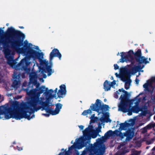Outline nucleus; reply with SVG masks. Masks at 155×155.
<instances>
[{
    "instance_id": "1",
    "label": "nucleus",
    "mask_w": 155,
    "mask_h": 155,
    "mask_svg": "<svg viewBox=\"0 0 155 155\" xmlns=\"http://www.w3.org/2000/svg\"><path fill=\"white\" fill-rule=\"evenodd\" d=\"M38 77L35 73L29 74L30 82L28 87L25 89L28 95L30 96L27 101L25 103H19L17 101L13 102L9 106H0V119H8L11 118L16 119H20L23 117L29 119L31 112H37L43 108L52 115L54 110L48 107V104L45 98L42 96L40 97V94L45 91V87L40 86L37 82Z\"/></svg>"
},
{
    "instance_id": "2",
    "label": "nucleus",
    "mask_w": 155,
    "mask_h": 155,
    "mask_svg": "<svg viewBox=\"0 0 155 155\" xmlns=\"http://www.w3.org/2000/svg\"><path fill=\"white\" fill-rule=\"evenodd\" d=\"M6 34L7 35H13L16 39H11L8 36L1 37L0 38V48H4L3 51L5 57L7 59V64L13 68L15 52L9 48L24 55H27L28 51L26 49L19 48L21 42L25 38V35L20 31L15 30L12 27L8 28L6 31Z\"/></svg>"
},
{
    "instance_id": "3",
    "label": "nucleus",
    "mask_w": 155,
    "mask_h": 155,
    "mask_svg": "<svg viewBox=\"0 0 155 155\" xmlns=\"http://www.w3.org/2000/svg\"><path fill=\"white\" fill-rule=\"evenodd\" d=\"M120 56L121 58L120 59V62L124 63L125 61L130 62L131 64L134 65L136 63L138 64V66L134 65L130 70V71L132 73H136L139 70L143 68L144 66H141V64L143 63L147 64L149 63L147 61V58L145 57L142 56L141 51L140 49H139L135 52L132 50H130L127 53V54L124 52H121Z\"/></svg>"
},
{
    "instance_id": "4",
    "label": "nucleus",
    "mask_w": 155,
    "mask_h": 155,
    "mask_svg": "<svg viewBox=\"0 0 155 155\" xmlns=\"http://www.w3.org/2000/svg\"><path fill=\"white\" fill-rule=\"evenodd\" d=\"M30 62L26 58L21 60L20 62L14 68L15 71L13 76V81L12 86L17 88L20 86V77L25 78V73H29L31 70L28 68Z\"/></svg>"
},
{
    "instance_id": "5",
    "label": "nucleus",
    "mask_w": 155,
    "mask_h": 155,
    "mask_svg": "<svg viewBox=\"0 0 155 155\" xmlns=\"http://www.w3.org/2000/svg\"><path fill=\"white\" fill-rule=\"evenodd\" d=\"M91 110L90 109L84 110L82 113V115L84 116L88 114L91 115L92 113L91 110L96 111L99 114H102L104 116V121L107 122V105L102 104L101 101L97 99L96 102L94 104H92L90 107Z\"/></svg>"
},
{
    "instance_id": "6",
    "label": "nucleus",
    "mask_w": 155,
    "mask_h": 155,
    "mask_svg": "<svg viewBox=\"0 0 155 155\" xmlns=\"http://www.w3.org/2000/svg\"><path fill=\"white\" fill-rule=\"evenodd\" d=\"M106 139L107 132L104 137L97 140L96 142L90 149V155H103L105 150L104 143Z\"/></svg>"
},
{
    "instance_id": "7",
    "label": "nucleus",
    "mask_w": 155,
    "mask_h": 155,
    "mask_svg": "<svg viewBox=\"0 0 155 155\" xmlns=\"http://www.w3.org/2000/svg\"><path fill=\"white\" fill-rule=\"evenodd\" d=\"M134 99L129 100L124 103L122 101L121 104L118 105V110L124 113L128 112L127 114L129 116L131 115L133 111L130 108L131 105L133 103V102Z\"/></svg>"
},
{
    "instance_id": "8",
    "label": "nucleus",
    "mask_w": 155,
    "mask_h": 155,
    "mask_svg": "<svg viewBox=\"0 0 155 155\" xmlns=\"http://www.w3.org/2000/svg\"><path fill=\"white\" fill-rule=\"evenodd\" d=\"M44 54L42 52H37V57H38V58L40 64L44 68L46 69L48 73V76H49L51 75L54 71H52V70L51 68V66L48 65L49 64L48 61H47L45 60H43L44 59Z\"/></svg>"
},
{
    "instance_id": "9",
    "label": "nucleus",
    "mask_w": 155,
    "mask_h": 155,
    "mask_svg": "<svg viewBox=\"0 0 155 155\" xmlns=\"http://www.w3.org/2000/svg\"><path fill=\"white\" fill-rule=\"evenodd\" d=\"M94 127L92 125H89L83 131L84 135L88 139H90L91 137L96 138L98 134L94 132Z\"/></svg>"
},
{
    "instance_id": "10",
    "label": "nucleus",
    "mask_w": 155,
    "mask_h": 155,
    "mask_svg": "<svg viewBox=\"0 0 155 155\" xmlns=\"http://www.w3.org/2000/svg\"><path fill=\"white\" fill-rule=\"evenodd\" d=\"M121 91H122L124 94V95L121 94V95L120 98L121 101L119 104H121L122 101L124 103L130 100L128 97V92L124 90L123 88L119 89L118 91L114 93V97L116 99L118 98V95L120 94V93Z\"/></svg>"
},
{
    "instance_id": "11",
    "label": "nucleus",
    "mask_w": 155,
    "mask_h": 155,
    "mask_svg": "<svg viewBox=\"0 0 155 155\" xmlns=\"http://www.w3.org/2000/svg\"><path fill=\"white\" fill-rule=\"evenodd\" d=\"M54 57H58L59 60H61V55L59 50L56 48L53 49L50 54V62H51Z\"/></svg>"
},
{
    "instance_id": "12",
    "label": "nucleus",
    "mask_w": 155,
    "mask_h": 155,
    "mask_svg": "<svg viewBox=\"0 0 155 155\" xmlns=\"http://www.w3.org/2000/svg\"><path fill=\"white\" fill-rule=\"evenodd\" d=\"M60 89L58 91L57 93L58 97H62L63 96L66 94V87L64 84H62L60 87Z\"/></svg>"
},
{
    "instance_id": "13",
    "label": "nucleus",
    "mask_w": 155,
    "mask_h": 155,
    "mask_svg": "<svg viewBox=\"0 0 155 155\" xmlns=\"http://www.w3.org/2000/svg\"><path fill=\"white\" fill-rule=\"evenodd\" d=\"M134 131L131 129H129L125 133L124 136L127 137L126 139L127 140H131L134 135Z\"/></svg>"
},
{
    "instance_id": "14",
    "label": "nucleus",
    "mask_w": 155,
    "mask_h": 155,
    "mask_svg": "<svg viewBox=\"0 0 155 155\" xmlns=\"http://www.w3.org/2000/svg\"><path fill=\"white\" fill-rule=\"evenodd\" d=\"M37 52L36 51L31 49H30L28 51V55L30 57L34 58L37 57Z\"/></svg>"
},
{
    "instance_id": "15",
    "label": "nucleus",
    "mask_w": 155,
    "mask_h": 155,
    "mask_svg": "<svg viewBox=\"0 0 155 155\" xmlns=\"http://www.w3.org/2000/svg\"><path fill=\"white\" fill-rule=\"evenodd\" d=\"M62 105L60 103L57 104L56 105V108L54 110L53 114H57L59 112L61 109L62 108Z\"/></svg>"
},
{
    "instance_id": "16",
    "label": "nucleus",
    "mask_w": 155,
    "mask_h": 155,
    "mask_svg": "<svg viewBox=\"0 0 155 155\" xmlns=\"http://www.w3.org/2000/svg\"><path fill=\"white\" fill-rule=\"evenodd\" d=\"M120 125L119 129V130L121 131L122 130H125L126 128L129 127L130 126V124L125 121L124 123H120Z\"/></svg>"
},
{
    "instance_id": "17",
    "label": "nucleus",
    "mask_w": 155,
    "mask_h": 155,
    "mask_svg": "<svg viewBox=\"0 0 155 155\" xmlns=\"http://www.w3.org/2000/svg\"><path fill=\"white\" fill-rule=\"evenodd\" d=\"M133 112L136 113H138L140 110L139 107L138 106L135 105L132 107L131 108Z\"/></svg>"
},
{
    "instance_id": "18",
    "label": "nucleus",
    "mask_w": 155,
    "mask_h": 155,
    "mask_svg": "<svg viewBox=\"0 0 155 155\" xmlns=\"http://www.w3.org/2000/svg\"><path fill=\"white\" fill-rule=\"evenodd\" d=\"M78 143H74L73 145L68 148V150L70 151L71 150H72L74 148H78L79 149H81V147H78Z\"/></svg>"
},
{
    "instance_id": "19",
    "label": "nucleus",
    "mask_w": 155,
    "mask_h": 155,
    "mask_svg": "<svg viewBox=\"0 0 155 155\" xmlns=\"http://www.w3.org/2000/svg\"><path fill=\"white\" fill-rule=\"evenodd\" d=\"M141 153V151H137L135 149H132L131 151L130 155H140Z\"/></svg>"
},
{
    "instance_id": "20",
    "label": "nucleus",
    "mask_w": 155,
    "mask_h": 155,
    "mask_svg": "<svg viewBox=\"0 0 155 155\" xmlns=\"http://www.w3.org/2000/svg\"><path fill=\"white\" fill-rule=\"evenodd\" d=\"M155 127V123H150L147 125L146 127L148 129V130H150L151 129L153 128L154 127Z\"/></svg>"
},
{
    "instance_id": "21",
    "label": "nucleus",
    "mask_w": 155,
    "mask_h": 155,
    "mask_svg": "<svg viewBox=\"0 0 155 155\" xmlns=\"http://www.w3.org/2000/svg\"><path fill=\"white\" fill-rule=\"evenodd\" d=\"M143 87L145 88L147 91L152 93L153 90H151L148 88V84L147 83H146L143 85Z\"/></svg>"
},
{
    "instance_id": "22",
    "label": "nucleus",
    "mask_w": 155,
    "mask_h": 155,
    "mask_svg": "<svg viewBox=\"0 0 155 155\" xmlns=\"http://www.w3.org/2000/svg\"><path fill=\"white\" fill-rule=\"evenodd\" d=\"M131 82V81L130 79H129L127 81V82H126L125 84L124 87L125 89L126 90H127L129 88V84H130Z\"/></svg>"
},
{
    "instance_id": "23",
    "label": "nucleus",
    "mask_w": 155,
    "mask_h": 155,
    "mask_svg": "<svg viewBox=\"0 0 155 155\" xmlns=\"http://www.w3.org/2000/svg\"><path fill=\"white\" fill-rule=\"evenodd\" d=\"M155 140V137H154L153 138H152L150 140H147L146 142V143L147 145H149L152 143H153Z\"/></svg>"
},
{
    "instance_id": "24",
    "label": "nucleus",
    "mask_w": 155,
    "mask_h": 155,
    "mask_svg": "<svg viewBox=\"0 0 155 155\" xmlns=\"http://www.w3.org/2000/svg\"><path fill=\"white\" fill-rule=\"evenodd\" d=\"M54 92V91L52 89H50L49 91L46 92L47 94H49V97L50 98H52L53 97V96L51 95V94Z\"/></svg>"
},
{
    "instance_id": "25",
    "label": "nucleus",
    "mask_w": 155,
    "mask_h": 155,
    "mask_svg": "<svg viewBox=\"0 0 155 155\" xmlns=\"http://www.w3.org/2000/svg\"><path fill=\"white\" fill-rule=\"evenodd\" d=\"M119 78H120L121 80L123 81L124 82L126 81V78L124 74H120L119 76Z\"/></svg>"
},
{
    "instance_id": "26",
    "label": "nucleus",
    "mask_w": 155,
    "mask_h": 155,
    "mask_svg": "<svg viewBox=\"0 0 155 155\" xmlns=\"http://www.w3.org/2000/svg\"><path fill=\"white\" fill-rule=\"evenodd\" d=\"M95 114H93L91 116V117L90 119H91V120L90 121V124H91L92 123H94L95 122V119L94 117Z\"/></svg>"
},
{
    "instance_id": "27",
    "label": "nucleus",
    "mask_w": 155,
    "mask_h": 155,
    "mask_svg": "<svg viewBox=\"0 0 155 155\" xmlns=\"http://www.w3.org/2000/svg\"><path fill=\"white\" fill-rule=\"evenodd\" d=\"M113 131L111 130H110L107 131V138L108 137L114 136Z\"/></svg>"
},
{
    "instance_id": "28",
    "label": "nucleus",
    "mask_w": 155,
    "mask_h": 155,
    "mask_svg": "<svg viewBox=\"0 0 155 155\" xmlns=\"http://www.w3.org/2000/svg\"><path fill=\"white\" fill-rule=\"evenodd\" d=\"M120 131L118 130H115V131H113L114 136L117 135L118 136L120 134V132H121Z\"/></svg>"
},
{
    "instance_id": "29",
    "label": "nucleus",
    "mask_w": 155,
    "mask_h": 155,
    "mask_svg": "<svg viewBox=\"0 0 155 155\" xmlns=\"http://www.w3.org/2000/svg\"><path fill=\"white\" fill-rule=\"evenodd\" d=\"M141 133L144 134L146 133L148 129L146 127H144L141 129Z\"/></svg>"
},
{
    "instance_id": "30",
    "label": "nucleus",
    "mask_w": 155,
    "mask_h": 155,
    "mask_svg": "<svg viewBox=\"0 0 155 155\" xmlns=\"http://www.w3.org/2000/svg\"><path fill=\"white\" fill-rule=\"evenodd\" d=\"M101 127H96L95 128V130H94V132L97 133L98 134L101 131Z\"/></svg>"
},
{
    "instance_id": "31",
    "label": "nucleus",
    "mask_w": 155,
    "mask_h": 155,
    "mask_svg": "<svg viewBox=\"0 0 155 155\" xmlns=\"http://www.w3.org/2000/svg\"><path fill=\"white\" fill-rule=\"evenodd\" d=\"M125 153L123 151L122 152H120L118 151L116 153V155H124Z\"/></svg>"
},
{
    "instance_id": "32",
    "label": "nucleus",
    "mask_w": 155,
    "mask_h": 155,
    "mask_svg": "<svg viewBox=\"0 0 155 155\" xmlns=\"http://www.w3.org/2000/svg\"><path fill=\"white\" fill-rule=\"evenodd\" d=\"M34 112H31V113H30V115H29V119H28L27 118L23 117V118H21L20 120L21 119H22V118H27V119L28 120H30V119H31V118H33V117H35V115H33L32 116V117H30V115H31V113H34Z\"/></svg>"
},
{
    "instance_id": "33",
    "label": "nucleus",
    "mask_w": 155,
    "mask_h": 155,
    "mask_svg": "<svg viewBox=\"0 0 155 155\" xmlns=\"http://www.w3.org/2000/svg\"><path fill=\"white\" fill-rule=\"evenodd\" d=\"M114 69L115 70L118 69L119 67L117 64H114Z\"/></svg>"
},
{
    "instance_id": "34",
    "label": "nucleus",
    "mask_w": 155,
    "mask_h": 155,
    "mask_svg": "<svg viewBox=\"0 0 155 155\" xmlns=\"http://www.w3.org/2000/svg\"><path fill=\"white\" fill-rule=\"evenodd\" d=\"M116 84V81L115 80L113 81L110 84V86L111 87H113Z\"/></svg>"
},
{
    "instance_id": "35",
    "label": "nucleus",
    "mask_w": 155,
    "mask_h": 155,
    "mask_svg": "<svg viewBox=\"0 0 155 155\" xmlns=\"http://www.w3.org/2000/svg\"><path fill=\"white\" fill-rule=\"evenodd\" d=\"M125 134V133H122L121 132H120V134H119V136L121 137L122 138H123L124 137H125L124 136V134Z\"/></svg>"
},
{
    "instance_id": "36",
    "label": "nucleus",
    "mask_w": 155,
    "mask_h": 155,
    "mask_svg": "<svg viewBox=\"0 0 155 155\" xmlns=\"http://www.w3.org/2000/svg\"><path fill=\"white\" fill-rule=\"evenodd\" d=\"M106 83L107 80H106L104 84V89H105V91L107 90V87L106 86Z\"/></svg>"
},
{
    "instance_id": "37",
    "label": "nucleus",
    "mask_w": 155,
    "mask_h": 155,
    "mask_svg": "<svg viewBox=\"0 0 155 155\" xmlns=\"http://www.w3.org/2000/svg\"><path fill=\"white\" fill-rule=\"evenodd\" d=\"M70 151L69 150L67 151L65 150L66 155H69L70 154Z\"/></svg>"
},
{
    "instance_id": "38",
    "label": "nucleus",
    "mask_w": 155,
    "mask_h": 155,
    "mask_svg": "<svg viewBox=\"0 0 155 155\" xmlns=\"http://www.w3.org/2000/svg\"><path fill=\"white\" fill-rule=\"evenodd\" d=\"M87 151L85 150H84L81 155H86Z\"/></svg>"
},
{
    "instance_id": "39",
    "label": "nucleus",
    "mask_w": 155,
    "mask_h": 155,
    "mask_svg": "<svg viewBox=\"0 0 155 155\" xmlns=\"http://www.w3.org/2000/svg\"><path fill=\"white\" fill-rule=\"evenodd\" d=\"M147 114V112L146 111H143L142 113V115L143 116H144L146 115Z\"/></svg>"
},
{
    "instance_id": "40",
    "label": "nucleus",
    "mask_w": 155,
    "mask_h": 155,
    "mask_svg": "<svg viewBox=\"0 0 155 155\" xmlns=\"http://www.w3.org/2000/svg\"><path fill=\"white\" fill-rule=\"evenodd\" d=\"M0 99L1 100L0 101V102L4 100V97L3 96H2L1 94H0Z\"/></svg>"
},
{
    "instance_id": "41",
    "label": "nucleus",
    "mask_w": 155,
    "mask_h": 155,
    "mask_svg": "<svg viewBox=\"0 0 155 155\" xmlns=\"http://www.w3.org/2000/svg\"><path fill=\"white\" fill-rule=\"evenodd\" d=\"M42 114L44 116H45L46 117H48L49 116V114H44L43 113Z\"/></svg>"
},
{
    "instance_id": "42",
    "label": "nucleus",
    "mask_w": 155,
    "mask_h": 155,
    "mask_svg": "<svg viewBox=\"0 0 155 155\" xmlns=\"http://www.w3.org/2000/svg\"><path fill=\"white\" fill-rule=\"evenodd\" d=\"M130 72H128L127 71H126L125 73V74L127 75H129L130 74Z\"/></svg>"
},
{
    "instance_id": "43",
    "label": "nucleus",
    "mask_w": 155,
    "mask_h": 155,
    "mask_svg": "<svg viewBox=\"0 0 155 155\" xmlns=\"http://www.w3.org/2000/svg\"><path fill=\"white\" fill-rule=\"evenodd\" d=\"M135 81L136 84H138L139 83V80L137 78H136L135 79Z\"/></svg>"
},
{
    "instance_id": "44",
    "label": "nucleus",
    "mask_w": 155,
    "mask_h": 155,
    "mask_svg": "<svg viewBox=\"0 0 155 155\" xmlns=\"http://www.w3.org/2000/svg\"><path fill=\"white\" fill-rule=\"evenodd\" d=\"M44 72L43 71H41L40 74H42L43 75H44V78H45L46 77V76L45 74H44Z\"/></svg>"
},
{
    "instance_id": "45",
    "label": "nucleus",
    "mask_w": 155,
    "mask_h": 155,
    "mask_svg": "<svg viewBox=\"0 0 155 155\" xmlns=\"http://www.w3.org/2000/svg\"><path fill=\"white\" fill-rule=\"evenodd\" d=\"M152 150L153 151L152 154H151V155H155V150Z\"/></svg>"
},
{
    "instance_id": "46",
    "label": "nucleus",
    "mask_w": 155,
    "mask_h": 155,
    "mask_svg": "<svg viewBox=\"0 0 155 155\" xmlns=\"http://www.w3.org/2000/svg\"><path fill=\"white\" fill-rule=\"evenodd\" d=\"M79 127L81 130H83L84 128V126L82 125H81L79 126Z\"/></svg>"
},
{
    "instance_id": "47",
    "label": "nucleus",
    "mask_w": 155,
    "mask_h": 155,
    "mask_svg": "<svg viewBox=\"0 0 155 155\" xmlns=\"http://www.w3.org/2000/svg\"><path fill=\"white\" fill-rule=\"evenodd\" d=\"M111 119H110V118H108V120H107V123H108V122L110 123V122H111Z\"/></svg>"
},
{
    "instance_id": "48",
    "label": "nucleus",
    "mask_w": 155,
    "mask_h": 155,
    "mask_svg": "<svg viewBox=\"0 0 155 155\" xmlns=\"http://www.w3.org/2000/svg\"><path fill=\"white\" fill-rule=\"evenodd\" d=\"M7 95L8 97L11 96L12 95V94H11V93L9 94H7Z\"/></svg>"
},
{
    "instance_id": "49",
    "label": "nucleus",
    "mask_w": 155,
    "mask_h": 155,
    "mask_svg": "<svg viewBox=\"0 0 155 155\" xmlns=\"http://www.w3.org/2000/svg\"><path fill=\"white\" fill-rule=\"evenodd\" d=\"M115 74L117 77H119V76L120 75H119L117 73H116Z\"/></svg>"
},
{
    "instance_id": "50",
    "label": "nucleus",
    "mask_w": 155,
    "mask_h": 155,
    "mask_svg": "<svg viewBox=\"0 0 155 155\" xmlns=\"http://www.w3.org/2000/svg\"><path fill=\"white\" fill-rule=\"evenodd\" d=\"M109 117V113L108 112H107V118H110Z\"/></svg>"
},
{
    "instance_id": "51",
    "label": "nucleus",
    "mask_w": 155,
    "mask_h": 155,
    "mask_svg": "<svg viewBox=\"0 0 155 155\" xmlns=\"http://www.w3.org/2000/svg\"><path fill=\"white\" fill-rule=\"evenodd\" d=\"M110 87L109 86H107V91L110 90Z\"/></svg>"
},
{
    "instance_id": "52",
    "label": "nucleus",
    "mask_w": 155,
    "mask_h": 155,
    "mask_svg": "<svg viewBox=\"0 0 155 155\" xmlns=\"http://www.w3.org/2000/svg\"><path fill=\"white\" fill-rule=\"evenodd\" d=\"M57 90H58V88H56L54 90L55 93L57 92Z\"/></svg>"
},
{
    "instance_id": "53",
    "label": "nucleus",
    "mask_w": 155,
    "mask_h": 155,
    "mask_svg": "<svg viewBox=\"0 0 155 155\" xmlns=\"http://www.w3.org/2000/svg\"><path fill=\"white\" fill-rule=\"evenodd\" d=\"M152 80L153 81H155V77L153 78Z\"/></svg>"
},
{
    "instance_id": "54",
    "label": "nucleus",
    "mask_w": 155,
    "mask_h": 155,
    "mask_svg": "<svg viewBox=\"0 0 155 155\" xmlns=\"http://www.w3.org/2000/svg\"><path fill=\"white\" fill-rule=\"evenodd\" d=\"M19 28L21 29H23L24 28V27L23 26H20Z\"/></svg>"
},
{
    "instance_id": "55",
    "label": "nucleus",
    "mask_w": 155,
    "mask_h": 155,
    "mask_svg": "<svg viewBox=\"0 0 155 155\" xmlns=\"http://www.w3.org/2000/svg\"><path fill=\"white\" fill-rule=\"evenodd\" d=\"M39 80H40V81H41V80H42L43 81H44V80H43V79L42 78H39Z\"/></svg>"
},
{
    "instance_id": "56",
    "label": "nucleus",
    "mask_w": 155,
    "mask_h": 155,
    "mask_svg": "<svg viewBox=\"0 0 155 155\" xmlns=\"http://www.w3.org/2000/svg\"><path fill=\"white\" fill-rule=\"evenodd\" d=\"M145 51H146V53H147V52H148V51H147V49H146L145 50Z\"/></svg>"
},
{
    "instance_id": "57",
    "label": "nucleus",
    "mask_w": 155,
    "mask_h": 155,
    "mask_svg": "<svg viewBox=\"0 0 155 155\" xmlns=\"http://www.w3.org/2000/svg\"><path fill=\"white\" fill-rule=\"evenodd\" d=\"M109 108V107L108 105H107V110H108V109Z\"/></svg>"
},
{
    "instance_id": "58",
    "label": "nucleus",
    "mask_w": 155,
    "mask_h": 155,
    "mask_svg": "<svg viewBox=\"0 0 155 155\" xmlns=\"http://www.w3.org/2000/svg\"><path fill=\"white\" fill-rule=\"evenodd\" d=\"M8 25H9V24H8V23H7V24H6V25L7 26H8Z\"/></svg>"
},
{
    "instance_id": "59",
    "label": "nucleus",
    "mask_w": 155,
    "mask_h": 155,
    "mask_svg": "<svg viewBox=\"0 0 155 155\" xmlns=\"http://www.w3.org/2000/svg\"><path fill=\"white\" fill-rule=\"evenodd\" d=\"M107 100L106 99H105L104 100V101L105 102Z\"/></svg>"
},
{
    "instance_id": "60",
    "label": "nucleus",
    "mask_w": 155,
    "mask_h": 155,
    "mask_svg": "<svg viewBox=\"0 0 155 155\" xmlns=\"http://www.w3.org/2000/svg\"><path fill=\"white\" fill-rule=\"evenodd\" d=\"M71 143H73V140H72L71 142Z\"/></svg>"
},
{
    "instance_id": "61",
    "label": "nucleus",
    "mask_w": 155,
    "mask_h": 155,
    "mask_svg": "<svg viewBox=\"0 0 155 155\" xmlns=\"http://www.w3.org/2000/svg\"><path fill=\"white\" fill-rule=\"evenodd\" d=\"M154 120H155V116H154Z\"/></svg>"
},
{
    "instance_id": "62",
    "label": "nucleus",
    "mask_w": 155,
    "mask_h": 155,
    "mask_svg": "<svg viewBox=\"0 0 155 155\" xmlns=\"http://www.w3.org/2000/svg\"><path fill=\"white\" fill-rule=\"evenodd\" d=\"M119 53H118L117 54V55H119Z\"/></svg>"
},
{
    "instance_id": "63",
    "label": "nucleus",
    "mask_w": 155,
    "mask_h": 155,
    "mask_svg": "<svg viewBox=\"0 0 155 155\" xmlns=\"http://www.w3.org/2000/svg\"><path fill=\"white\" fill-rule=\"evenodd\" d=\"M25 83H24V84H23V86H25Z\"/></svg>"
},
{
    "instance_id": "64",
    "label": "nucleus",
    "mask_w": 155,
    "mask_h": 155,
    "mask_svg": "<svg viewBox=\"0 0 155 155\" xmlns=\"http://www.w3.org/2000/svg\"><path fill=\"white\" fill-rule=\"evenodd\" d=\"M149 60L150 61V60H151V59H150V58H149Z\"/></svg>"
}]
</instances>
